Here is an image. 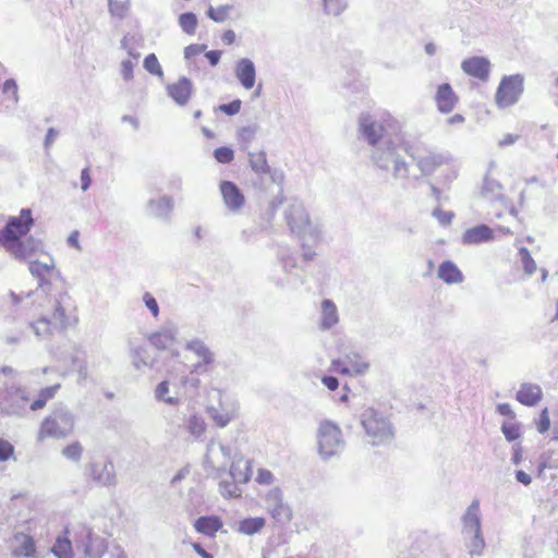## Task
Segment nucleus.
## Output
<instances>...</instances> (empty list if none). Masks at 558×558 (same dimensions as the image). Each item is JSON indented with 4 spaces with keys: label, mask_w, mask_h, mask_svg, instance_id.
<instances>
[{
    "label": "nucleus",
    "mask_w": 558,
    "mask_h": 558,
    "mask_svg": "<svg viewBox=\"0 0 558 558\" xmlns=\"http://www.w3.org/2000/svg\"><path fill=\"white\" fill-rule=\"evenodd\" d=\"M494 232L487 225H478L468 229L462 235L465 245L481 244L493 240Z\"/></svg>",
    "instance_id": "bb28decb"
},
{
    "label": "nucleus",
    "mask_w": 558,
    "mask_h": 558,
    "mask_svg": "<svg viewBox=\"0 0 558 558\" xmlns=\"http://www.w3.org/2000/svg\"><path fill=\"white\" fill-rule=\"evenodd\" d=\"M232 9L233 7L231 4H223L219 5L218 8L209 5L206 15L217 23H222L229 17V13Z\"/></svg>",
    "instance_id": "37998d69"
},
{
    "label": "nucleus",
    "mask_w": 558,
    "mask_h": 558,
    "mask_svg": "<svg viewBox=\"0 0 558 558\" xmlns=\"http://www.w3.org/2000/svg\"><path fill=\"white\" fill-rule=\"evenodd\" d=\"M178 22H179L181 29L185 34H187V35L195 34V31H196V27L198 24V20H197V16L195 13H193V12L182 13V14H180Z\"/></svg>",
    "instance_id": "79ce46f5"
},
{
    "label": "nucleus",
    "mask_w": 558,
    "mask_h": 558,
    "mask_svg": "<svg viewBox=\"0 0 558 558\" xmlns=\"http://www.w3.org/2000/svg\"><path fill=\"white\" fill-rule=\"evenodd\" d=\"M274 480V475L270 471L260 469L256 477V482L259 484H270Z\"/></svg>",
    "instance_id": "338daca9"
},
{
    "label": "nucleus",
    "mask_w": 558,
    "mask_h": 558,
    "mask_svg": "<svg viewBox=\"0 0 558 558\" xmlns=\"http://www.w3.org/2000/svg\"><path fill=\"white\" fill-rule=\"evenodd\" d=\"M70 301L71 298L66 292L60 293L59 296L53 300L51 319L44 316L35 323L27 322L26 329L32 328L37 337H45L50 332L51 327L60 329L65 328L69 325L66 312L71 305Z\"/></svg>",
    "instance_id": "6e6552de"
},
{
    "label": "nucleus",
    "mask_w": 558,
    "mask_h": 558,
    "mask_svg": "<svg viewBox=\"0 0 558 558\" xmlns=\"http://www.w3.org/2000/svg\"><path fill=\"white\" fill-rule=\"evenodd\" d=\"M234 72L236 78L245 89H251L254 87L256 80V69L251 59H240L235 64Z\"/></svg>",
    "instance_id": "b1692460"
},
{
    "label": "nucleus",
    "mask_w": 558,
    "mask_h": 558,
    "mask_svg": "<svg viewBox=\"0 0 558 558\" xmlns=\"http://www.w3.org/2000/svg\"><path fill=\"white\" fill-rule=\"evenodd\" d=\"M438 277L448 284L463 281V274L451 260L442 262L438 267Z\"/></svg>",
    "instance_id": "7c9ffc66"
},
{
    "label": "nucleus",
    "mask_w": 558,
    "mask_h": 558,
    "mask_svg": "<svg viewBox=\"0 0 558 558\" xmlns=\"http://www.w3.org/2000/svg\"><path fill=\"white\" fill-rule=\"evenodd\" d=\"M10 548L14 557H35L36 546L32 536L15 533L10 539Z\"/></svg>",
    "instance_id": "5701e85b"
},
{
    "label": "nucleus",
    "mask_w": 558,
    "mask_h": 558,
    "mask_svg": "<svg viewBox=\"0 0 558 558\" xmlns=\"http://www.w3.org/2000/svg\"><path fill=\"white\" fill-rule=\"evenodd\" d=\"M144 68L147 72L154 74V75H158V76H162L163 75V72H162V69L159 64V61L157 59V57L154 54V53H150L148 54L145 59H144Z\"/></svg>",
    "instance_id": "3c124183"
},
{
    "label": "nucleus",
    "mask_w": 558,
    "mask_h": 558,
    "mask_svg": "<svg viewBox=\"0 0 558 558\" xmlns=\"http://www.w3.org/2000/svg\"><path fill=\"white\" fill-rule=\"evenodd\" d=\"M409 155L416 162L422 175L433 174L437 168L450 161L449 154H441L435 151L421 153L420 150H412L409 147Z\"/></svg>",
    "instance_id": "4468645a"
},
{
    "label": "nucleus",
    "mask_w": 558,
    "mask_h": 558,
    "mask_svg": "<svg viewBox=\"0 0 558 558\" xmlns=\"http://www.w3.org/2000/svg\"><path fill=\"white\" fill-rule=\"evenodd\" d=\"M60 387V384H56L53 386L41 389L37 398L29 404V409L33 411L43 409L47 404V402L56 396Z\"/></svg>",
    "instance_id": "f704fd0d"
},
{
    "label": "nucleus",
    "mask_w": 558,
    "mask_h": 558,
    "mask_svg": "<svg viewBox=\"0 0 558 558\" xmlns=\"http://www.w3.org/2000/svg\"><path fill=\"white\" fill-rule=\"evenodd\" d=\"M362 137L374 148L383 145L385 140H392L385 131L384 125L368 114H363L359 120Z\"/></svg>",
    "instance_id": "ddd939ff"
},
{
    "label": "nucleus",
    "mask_w": 558,
    "mask_h": 558,
    "mask_svg": "<svg viewBox=\"0 0 558 558\" xmlns=\"http://www.w3.org/2000/svg\"><path fill=\"white\" fill-rule=\"evenodd\" d=\"M133 62L131 60H123L121 62V75L125 81H130L133 77Z\"/></svg>",
    "instance_id": "0e129e2a"
},
{
    "label": "nucleus",
    "mask_w": 558,
    "mask_h": 558,
    "mask_svg": "<svg viewBox=\"0 0 558 558\" xmlns=\"http://www.w3.org/2000/svg\"><path fill=\"white\" fill-rule=\"evenodd\" d=\"M169 381L162 380L159 383L155 389V398L158 401H162L169 405H177L179 403V398L177 396H170Z\"/></svg>",
    "instance_id": "ea45409f"
},
{
    "label": "nucleus",
    "mask_w": 558,
    "mask_h": 558,
    "mask_svg": "<svg viewBox=\"0 0 558 558\" xmlns=\"http://www.w3.org/2000/svg\"><path fill=\"white\" fill-rule=\"evenodd\" d=\"M109 12L119 19H123L129 10V0H108Z\"/></svg>",
    "instance_id": "8fccbe9b"
},
{
    "label": "nucleus",
    "mask_w": 558,
    "mask_h": 558,
    "mask_svg": "<svg viewBox=\"0 0 558 558\" xmlns=\"http://www.w3.org/2000/svg\"><path fill=\"white\" fill-rule=\"evenodd\" d=\"M229 475L233 482L247 483L252 475L251 462L240 458L229 465Z\"/></svg>",
    "instance_id": "c85d7f7f"
},
{
    "label": "nucleus",
    "mask_w": 558,
    "mask_h": 558,
    "mask_svg": "<svg viewBox=\"0 0 558 558\" xmlns=\"http://www.w3.org/2000/svg\"><path fill=\"white\" fill-rule=\"evenodd\" d=\"M193 93V83L190 78L181 76L177 83L167 86V94L178 106H185Z\"/></svg>",
    "instance_id": "412c9836"
},
{
    "label": "nucleus",
    "mask_w": 558,
    "mask_h": 558,
    "mask_svg": "<svg viewBox=\"0 0 558 558\" xmlns=\"http://www.w3.org/2000/svg\"><path fill=\"white\" fill-rule=\"evenodd\" d=\"M266 524V520L260 517L246 518L239 523V532L245 535L258 533Z\"/></svg>",
    "instance_id": "e433bc0d"
},
{
    "label": "nucleus",
    "mask_w": 558,
    "mask_h": 558,
    "mask_svg": "<svg viewBox=\"0 0 558 558\" xmlns=\"http://www.w3.org/2000/svg\"><path fill=\"white\" fill-rule=\"evenodd\" d=\"M549 427H550V420H549L548 410L544 409L541 412V415H539V422L537 424V430L541 434H544L545 432H547L549 429Z\"/></svg>",
    "instance_id": "680f3d73"
},
{
    "label": "nucleus",
    "mask_w": 558,
    "mask_h": 558,
    "mask_svg": "<svg viewBox=\"0 0 558 558\" xmlns=\"http://www.w3.org/2000/svg\"><path fill=\"white\" fill-rule=\"evenodd\" d=\"M222 527V521L216 515H203L196 519L194 529L206 536H215Z\"/></svg>",
    "instance_id": "c756f323"
},
{
    "label": "nucleus",
    "mask_w": 558,
    "mask_h": 558,
    "mask_svg": "<svg viewBox=\"0 0 558 558\" xmlns=\"http://www.w3.org/2000/svg\"><path fill=\"white\" fill-rule=\"evenodd\" d=\"M433 216L435 218L438 219V221L444 225V226H447V225H450L451 223V220L453 219L454 215L453 213L451 211H444L439 208H436L434 211H433Z\"/></svg>",
    "instance_id": "052dcab7"
},
{
    "label": "nucleus",
    "mask_w": 558,
    "mask_h": 558,
    "mask_svg": "<svg viewBox=\"0 0 558 558\" xmlns=\"http://www.w3.org/2000/svg\"><path fill=\"white\" fill-rule=\"evenodd\" d=\"M322 326L324 329H329L338 322L337 307L330 300H324L322 303Z\"/></svg>",
    "instance_id": "72a5a7b5"
},
{
    "label": "nucleus",
    "mask_w": 558,
    "mask_h": 558,
    "mask_svg": "<svg viewBox=\"0 0 558 558\" xmlns=\"http://www.w3.org/2000/svg\"><path fill=\"white\" fill-rule=\"evenodd\" d=\"M85 473L99 486H114L117 475L112 461H93L86 465Z\"/></svg>",
    "instance_id": "dca6fc26"
},
{
    "label": "nucleus",
    "mask_w": 558,
    "mask_h": 558,
    "mask_svg": "<svg viewBox=\"0 0 558 558\" xmlns=\"http://www.w3.org/2000/svg\"><path fill=\"white\" fill-rule=\"evenodd\" d=\"M524 77L521 74L505 76L497 88L495 99L499 108L514 105L523 94Z\"/></svg>",
    "instance_id": "9b49d317"
},
{
    "label": "nucleus",
    "mask_w": 558,
    "mask_h": 558,
    "mask_svg": "<svg viewBox=\"0 0 558 558\" xmlns=\"http://www.w3.org/2000/svg\"><path fill=\"white\" fill-rule=\"evenodd\" d=\"M332 368L342 374V375H354L350 365L347 364V362L344 361V359H338V360H333L332 363Z\"/></svg>",
    "instance_id": "bf43d9fd"
},
{
    "label": "nucleus",
    "mask_w": 558,
    "mask_h": 558,
    "mask_svg": "<svg viewBox=\"0 0 558 558\" xmlns=\"http://www.w3.org/2000/svg\"><path fill=\"white\" fill-rule=\"evenodd\" d=\"M324 11L328 15L339 16L348 7L347 0H323Z\"/></svg>",
    "instance_id": "a18cd8bd"
},
{
    "label": "nucleus",
    "mask_w": 558,
    "mask_h": 558,
    "mask_svg": "<svg viewBox=\"0 0 558 558\" xmlns=\"http://www.w3.org/2000/svg\"><path fill=\"white\" fill-rule=\"evenodd\" d=\"M284 220L290 232L302 241L303 247L306 243H317L320 240V225L311 219L302 202L293 199L288 205L284 210Z\"/></svg>",
    "instance_id": "7ed1b4c3"
},
{
    "label": "nucleus",
    "mask_w": 558,
    "mask_h": 558,
    "mask_svg": "<svg viewBox=\"0 0 558 558\" xmlns=\"http://www.w3.org/2000/svg\"><path fill=\"white\" fill-rule=\"evenodd\" d=\"M435 100L440 112L449 113L453 110L458 101V97L450 84L444 83L438 86Z\"/></svg>",
    "instance_id": "a878e982"
},
{
    "label": "nucleus",
    "mask_w": 558,
    "mask_h": 558,
    "mask_svg": "<svg viewBox=\"0 0 558 558\" xmlns=\"http://www.w3.org/2000/svg\"><path fill=\"white\" fill-rule=\"evenodd\" d=\"M402 151L409 155V147L398 137L385 140L383 145L373 149L372 160L379 169L392 171L395 178L404 179L409 175V168L403 160Z\"/></svg>",
    "instance_id": "20e7f679"
},
{
    "label": "nucleus",
    "mask_w": 558,
    "mask_h": 558,
    "mask_svg": "<svg viewBox=\"0 0 558 558\" xmlns=\"http://www.w3.org/2000/svg\"><path fill=\"white\" fill-rule=\"evenodd\" d=\"M38 294V291L20 294L10 292L4 322L8 325H15V327L12 333L5 336V343L15 345L21 342L27 327V312L35 305L34 296Z\"/></svg>",
    "instance_id": "f03ea898"
},
{
    "label": "nucleus",
    "mask_w": 558,
    "mask_h": 558,
    "mask_svg": "<svg viewBox=\"0 0 558 558\" xmlns=\"http://www.w3.org/2000/svg\"><path fill=\"white\" fill-rule=\"evenodd\" d=\"M231 462L232 456L229 446L217 438H211L207 444L204 460L206 472L209 475L218 476L227 471Z\"/></svg>",
    "instance_id": "9d476101"
},
{
    "label": "nucleus",
    "mask_w": 558,
    "mask_h": 558,
    "mask_svg": "<svg viewBox=\"0 0 558 558\" xmlns=\"http://www.w3.org/2000/svg\"><path fill=\"white\" fill-rule=\"evenodd\" d=\"M206 49V45L192 44L185 47L184 58L191 59L194 56L202 53Z\"/></svg>",
    "instance_id": "e2e57ef3"
},
{
    "label": "nucleus",
    "mask_w": 558,
    "mask_h": 558,
    "mask_svg": "<svg viewBox=\"0 0 558 558\" xmlns=\"http://www.w3.org/2000/svg\"><path fill=\"white\" fill-rule=\"evenodd\" d=\"M143 302L154 317H157L159 315V305L157 300L153 296V294H150L149 292H145L143 294Z\"/></svg>",
    "instance_id": "13d9d810"
},
{
    "label": "nucleus",
    "mask_w": 558,
    "mask_h": 558,
    "mask_svg": "<svg viewBox=\"0 0 558 558\" xmlns=\"http://www.w3.org/2000/svg\"><path fill=\"white\" fill-rule=\"evenodd\" d=\"M361 425L373 446L389 444L393 438V429L390 422L373 408L366 409L361 414Z\"/></svg>",
    "instance_id": "423d86ee"
},
{
    "label": "nucleus",
    "mask_w": 558,
    "mask_h": 558,
    "mask_svg": "<svg viewBox=\"0 0 558 558\" xmlns=\"http://www.w3.org/2000/svg\"><path fill=\"white\" fill-rule=\"evenodd\" d=\"M33 225L32 210L23 208L20 216L9 217L2 228V247L16 260H28L43 250L41 241L26 236Z\"/></svg>",
    "instance_id": "f257e3e1"
},
{
    "label": "nucleus",
    "mask_w": 558,
    "mask_h": 558,
    "mask_svg": "<svg viewBox=\"0 0 558 558\" xmlns=\"http://www.w3.org/2000/svg\"><path fill=\"white\" fill-rule=\"evenodd\" d=\"M187 429L193 436L199 437L205 432V423L202 418L193 415L187 421Z\"/></svg>",
    "instance_id": "603ef678"
},
{
    "label": "nucleus",
    "mask_w": 558,
    "mask_h": 558,
    "mask_svg": "<svg viewBox=\"0 0 558 558\" xmlns=\"http://www.w3.org/2000/svg\"><path fill=\"white\" fill-rule=\"evenodd\" d=\"M236 482H228V481H222L220 482L219 486H220V493L222 494V496L225 497H236L239 496V489L235 485Z\"/></svg>",
    "instance_id": "6e6d98bb"
},
{
    "label": "nucleus",
    "mask_w": 558,
    "mask_h": 558,
    "mask_svg": "<svg viewBox=\"0 0 558 558\" xmlns=\"http://www.w3.org/2000/svg\"><path fill=\"white\" fill-rule=\"evenodd\" d=\"M501 432L508 441L517 440L520 437V428L515 423H502Z\"/></svg>",
    "instance_id": "864d4df0"
},
{
    "label": "nucleus",
    "mask_w": 558,
    "mask_h": 558,
    "mask_svg": "<svg viewBox=\"0 0 558 558\" xmlns=\"http://www.w3.org/2000/svg\"><path fill=\"white\" fill-rule=\"evenodd\" d=\"M185 350L197 356L198 361L191 366L192 374L203 375L209 373L215 363V353L201 339L194 338L186 342Z\"/></svg>",
    "instance_id": "f8f14e48"
},
{
    "label": "nucleus",
    "mask_w": 558,
    "mask_h": 558,
    "mask_svg": "<svg viewBox=\"0 0 558 558\" xmlns=\"http://www.w3.org/2000/svg\"><path fill=\"white\" fill-rule=\"evenodd\" d=\"M265 502L268 512L277 522L289 523L292 520V509L283 502L282 492L278 487L266 494Z\"/></svg>",
    "instance_id": "2eb2a0df"
},
{
    "label": "nucleus",
    "mask_w": 558,
    "mask_h": 558,
    "mask_svg": "<svg viewBox=\"0 0 558 558\" xmlns=\"http://www.w3.org/2000/svg\"><path fill=\"white\" fill-rule=\"evenodd\" d=\"M82 545L84 547L85 556L89 558H101L107 551L106 541L95 535L93 530L88 526H82Z\"/></svg>",
    "instance_id": "6ab92c4d"
},
{
    "label": "nucleus",
    "mask_w": 558,
    "mask_h": 558,
    "mask_svg": "<svg viewBox=\"0 0 558 558\" xmlns=\"http://www.w3.org/2000/svg\"><path fill=\"white\" fill-rule=\"evenodd\" d=\"M173 209V199L171 196L163 195L157 199L151 198L146 205V213L149 216L159 219H168Z\"/></svg>",
    "instance_id": "393cba45"
},
{
    "label": "nucleus",
    "mask_w": 558,
    "mask_h": 558,
    "mask_svg": "<svg viewBox=\"0 0 558 558\" xmlns=\"http://www.w3.org/2000/svg\"><path fill=\"white\" fill-rule=\"evenodd\" d=\"M461 69L468 75L485 82L489 77L490 62L485 57H471L462 61Z\"/></svg>",
    "instance_id": "aec40b11"
},
{
    "label": "nucleus",
    "mask_w": 558,
    "mask_h": 558,
    "mask_svg": "<svg viewBox=\"0 0 558 558\" xmlns=\"http://www.w3.org/2000/svg\"><path fill=\"white\" fill-rule=\"evenodd\" d=\"M196 374H192L190 371V375L185 376L182 379V385L186 388H192L193 390H197L199 387L201 380L195 376Z\"/></svg>",
    "instance_id": "69168bd1"
},
{
    "label": "nucleus",
    "mask_w": 558,
    "mask_h": 558,
    "mask_svg": "<svg viewBox=\"0 0 558 558\" xmlns=\"http://www.w3.org/2000/svg\"><path fill=\"white\" fill-rule=\"evenodd\" d=\"M28 269L38 279V288L45 292V288L50 284V279L54 272L53 258L46 255L43 260H29Z\"/></svg>",
    "instance_id": "a211bd4d"
},
{
    "label": "nucleus",
    "mask_w": 558,
    "mask_h": 558,
    "mask_svg": "<svg viewBox=\"0 0 558 558\" xmlns=\"http://www.w3.org/2000/svg\"><path fill=\"white\" fill-rule=\"evenodd\" d=\"M250 163L256 173H268L270 167L267 163L265 151L250 153Z\"/></svg>",
    "instance_id": "a19ab883"
},
{
    "label": "nucleus",
    "mask_w": 558,
    "mask_h": 558,
    "mask_svg": "<svg viewBox=\"0 0 558 558\" xmlns=\"http://www.w3.org/2000/svg\"><path fill=\"white\" fill-rule=\"evenodd\" d=\"M242 101L240 99H234L228 104H222L218 107V110L226 113L227 116H234L241 109Z\"/></svg>",
    "instance_id": "4d7b16f0"
},
{
    "label": "nucleus",
    "mask_w": 558,
    "mask_h": 558,
    "mask_svg": "<svg viewBox=\"0 0 558 558\" xmlns=\"http://www.w3.org/2000/svg\"><path fill=\"white\" fill-rule=\"evenodd\" d=\"M75 416L63 404L57 405L51 413L43 421L38 438L51 437L63 439L74 429Z\"/></svg>",
    "instance_id": "39448f33"
},
{
    "label": "nucleus",
    "mask_w": 558,
    "mask_h": 558,
    "mask_svg": "<svg viewBox=\"0 0 558 558\" xmlns=\"http://www.w3.org/2000/svg\"><path fill=\"white\" fill-rule=\"evenodd\" d=\"M83 452L84 448L81 442L73 441L62 449L61 454L68 460L78 462L82 459Z\"/></svg>",
    "instance_id": "c03bdc74"
},
{
    "label": "nucleus",
    "mask_w": 558,
    "mask_h": 558,
    "mask_svg": "<svg viewBox=\"0 0 558 558\" xmlns=\"http://www.w3.org/2000/svg\"><path fill=\"white\" fill-rule=\"evenodd\" d=\"M14 399H16V404L8 405L7 412L10 414H22L28 402V398L25 396L24 391L17 389L14 393Z\"/></svg>",
    "instance_id": "09e8293b"
},
{
    "label": "nucleus",
    "mask_w": 558,
    "mask_h": 558,
    "mask_svg": "<svg viewBox=\"0 0 558 558\" xmlns=\"http://www.w3.org/2000/svg\"><path fill=\"white\" fill-rule=\"evenodd\" d=\"M502 185L495 179H492L489 177H485L483 186H482V194L489 201H502L504 195L501 193Z\"/></svg>",
    "instance_id": "473e14b6"
},
{
    "label": "nucleus",
    "mask_w": 558,
    "mask_h": 558,
    "mask_svg": "<svg viewBox=\"0 0 558 558\" xmlns=\"http://www.w3.org/2000/svg\"><path fill=\"white\" fill-rule=\"evenodd\" d=\"M543 392L538 385L522 384L517 392V400L526 407L535 405L542 399Z\"/></svg>",
    "instance_id": "cd10ccee"
},
{
    "label": "nucleus",
    "mask_w": 558,
    "mask_h": 558,
    "mask_svg": "<svg viewBox=\"0 0 558 558\" xmlns=\"http://www.w3.org/2000/svg\"><path fill=\"white\" fill-rule=\"evenodd\" d=\"M317 439L318 452L324 461L338 457L345 445L340 427L329 420L320 423Z\"/></svg>",
    "instance_id": "1a4fd4ad"
},
{
    "label": "nucleus",
    "mask_w": 558,
    "mask_h": 558,
    "mask_svg": "<svg viewBox=\"0 0 558 558\" xmlns=\"http://www.w3.org/2000/svg\"><path fill=\"white\" fill-rule=\"evenodd\" d=\"M2 95H5L7 109L14 108L19 102V87L13 78L7 80L2 84ZM4 101V99H2Z\"/></svg>",
    "instance_id": "4c0bfd02"
},
{
    "label": "nucleus",
    "mask_w": 558,
    "mask_h": 558,
    "mask_svg": "<svg viewBox=\"0 0 558 558\" xmlns=\"http://www.w3.org/2000/svg\"><path fill=\"white\" fill-rule=\"evenodd\" d=\"M350 365L354 375H363L368 372L369 363L366 362L357 352H350L343 357Z\"/></svg>",
    "instance_id": "c9c22d12"
},
{
    "label": "nucleus",
    "mask_w": 558,
    "mask_h": 558,
    "mask_svg": "<svg viewBox=\"0 0 558 558\" xmlns=\"http://www.w3.org/2000/svg\"><path fill=\"white\" fill-rule=\"evenodd\" d=\"M462 533L469 537L466 546L471 555L480 556L485 547L481 530V512L478 500H473L462 515Z\"/></svg>",
    "instance_id": "0eeeda50"
},
{
    "label": "nucleus",
    "mask_w": 558,
    "mask_h": 558,
    "mask_svg": "<svg viewBox=\"0 0 558 558\" xmlns=\"http://www.w3.org/2000/svg\"><path fill=\"white\" fill-rule=\"evenodd\" d=\"M215 159L220 163H229L234 158V153L229 147H218L214 150Z\"/></svg>",
    "instance_id": "5fc2aeb1"
},
{
    "label": "nucleus",
    "mask_w": 558,
    "mask_h": 558,
    "mask_svg": "<svg viewBox=\"0 0 558 558\" xmlns=\"http://www.w3.org/2000/svg\"><path fill=\"white\" fill-rule=\"evenodd\" d=\"M215 392L218 398V405H208L207 413L219 427H226L228 423L234 418L236 414V407L233 402L225 400V396L221 390L216 389Z\"/></svg>",
    "instance_id": "f3484780"
},
{
    "label": "nucleus",
    "mask_w": 558,
    "mask_h": 558,
    "mask_svg": "<svg viewBox=\"0 0 558 558\" xmlns=\"http://www.w3.org/2000/svg\"><path fill=\"white\" fill-rule=\"evenodd\" d=\"M130 351L132 363L136 369H141L143 366H151V361L145 348L136 347L133 342H130Z\"/></svg>",
    "instance_id": "58836bf2"
},
{
    "label": "nucleus",
    "mask_w": 558,
    "mask_h": 558,
    "mask_svg": "<svg viewBox=\"0 0 558 558\" xmlns=\"http://www.w3.org/2000/svg\"><path fill=\"white\" fill-rule=\"evenodd\" d=\"M519 256H520L524 272L527 276H532L536 271L537 266H536L535 260L531 256L529 250L526 247L519 248Z\"/></svg>",
    "instance_id": "49530a36"
},
{
    "label": "nucleus",
    "mask_w": 558,
    "mask_h": 558,
    "mask_svg": "<svg viewBox=\"0 0 558 558\" xmlns=\"http://www.w3.org/2000/svg\"><path fill=\"white\" fill-rule=\"evenodd\" d=\"M177 330L174 328H162L148 337L149 342L158 350L170 348L175 341Z\"/></svg>",
    "instance_id": "2f4dec72"
},
{
    "label": "nucleus",
    "mask_w": 558,
    "mask_h": 558,
    "mask_svg": "<svg viewBox=\"0 0 558 558\" xmlns=\"http://www.w3.org/2000/svg\"><path fill=\"white\" fill-rule=\"evenodd\" d=\"M220 192L225 205L232 211H236L243 207L245 198L241 190L231 181H222L220 183Z\"/></svg>",
    "instance_id": "4be33fe9"
},
{
    "label": "nucleus",
    "mask_w": 558,
    "mask_h": 558,
    "mask_svg": "<svg viewBox=\"0 0 558 558\" xmlns=\"http://www.w3.org/2000/svg\"><path fill=\"white\" fill-rule=\"evenodd\" d=\"M52 553L58 558H72L71 542L68 538L58 537L56 544L52 547Z\"/></svg>",
    "instance_id": "de8ad7c7"
},
{
    "label": "nucleus",
    "mask_w": 558,
    "mask_h": 558,
    "mask_svg": "<svg viewBox=\"0 0 558 558\" xmlns=\"http://www.w3.org/2000/svg\"><path fill=\"white\" fill-rule=\"evenodd\" d=\"M58 135H59V132L56 129H53V128L48 129L45 141H44V146L46 149H49L51 147V145L54 143Z\"/></svg>",
    "instance_id": "774afa93"
}]
</instances>
